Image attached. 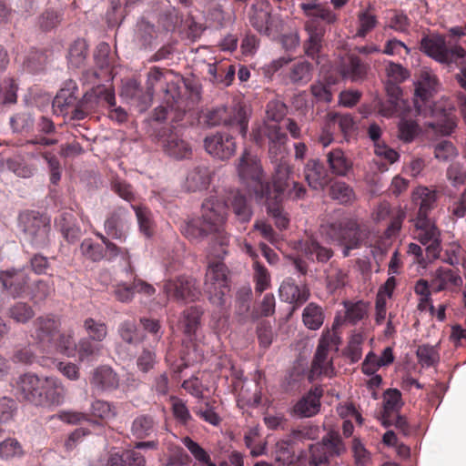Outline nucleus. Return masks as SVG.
Instances as JSON below:
<instances>
[{"mask_svg":"<svg viewBox=\"0 0 466 466\" xmlns=\"http://www.w3.org/2000/svg\"><path fill=\"white\" fill-rule=\"evenodd\" d=\"M88 53V46L84 39L74 41L68 50L67 60L72 67H81L85 65Z\"/></svg>","mask_w":466,"mask_h":466,"instance_id":"52","label":"nucleus"},{"mask_svg":"<svg viewBox=\"0 0 466 466\" xmlns=\"http://www.w3.org/2000/svg\"><path fill=\"white\" fill-rule=\"evenodd\" d=\"M320 441L329 463L331 460L341 456L346 451V446L339 433L336 431H329Z\"/></svg>","mask_w":466,"mask_h":466,"instance_id":"47","label":"nucleus"},{"mask_svg":"<svg viewBox=\"0 0 466 466\" xmlns=\"http://www.w3.org/2000/svg\"><path fill=\"white\" fill-rule=\"evenodd\" d=\"M212 180V171L203 164L189 168L181 182V188L186 192H201L207 190Z\"/></svg>","mask_w":466,"mask_h":466,"instance_id":"20","label":"nucleus"},{"mask_svg":"<svg viewBox=\"0 0 466 466\" xmlns=\"http://www.w3.org/2000/svg\"><path fill=\"white\" fill-rule=\"evenodd\" d=\"M248 20L258 32L268 36L277 28V19L271 15L269 7L265 4L252 5L248 12Z\"/></svg>","mask_w":466,"mask_h":466,"instance_id":"21","label":"nucleus"},{"mask_svg":"<svg viewBox=\"0 0 466 466\" xmlns=\"http://www.w3.org/2000/svg\"><path fill=\"white\" fill-rule=\"evenodd\" d=\"M9 125L13 133H28L35 127V117L30 112H18L10 116Z\"/></svg>","mask_w":466,"mask_h":466,"instance_id":"53","label":"nucleus"},{"mask_svg":"<svg viewBox=\"0 0 466 466\" xmlns=\"http://www.w3.org/2000/svg\"><path fill=\"white\" fill-rule=\"evenodd\" d=\"M121 96L136 106L138 112L142 113L150 106L153 92L147 90V93H144L136 83H131L124 86Z\"/></svg>","mask_w":466,"mask_h":466,"instance_id":"36","label":"nucleus"},{"mask_svg":"<svg viewBox=\"0 0 466 466\" xmlns=\"http://www.w3.org/2000/svg\"><path fill=\"white\" fill-rule=\"evenodd\" d=\"M416 355L422 367H432L440 360L437 345L423 344L419 346Z\"/></svg>","mask_w":466,"mask_h":466,"instance_id":"63","label":"nucleus"},{"mask_svg":"<svg viewBox=\"0 0 466 466\" xmlns=\"http://www.w3.org/2000/svg\"><path fill=\"white\" fill-rule=\"evenodd\" d=\"M420 50L436 62L444 65L457 63L466 56V51L458 45H448L445 36L430 33L420 41Z\"/></svg>","mask_w":466,"mask_h":466,"instance_id":"6","label":"nucleus"},{"mask_svg":"<svg viewBox=\"0 0 466 466\" xmlns=\"http://www.w3.org/2000/svg\"><path fill=\"white\" fill-rule=\"evenodd\" d=\"M226 205V218L228 217V209L230 208L237 220L241 223L248 222L253 215L250 201L239 190H230L224 201H220Z\"/></svg>","mask_w":466,"mask_h":466,"instance_id":"22","label":"nucleus"},{"mask_svg":"<svg viewBox=\"0 0 466 466\" xmlns=\"http://www.w3.org/2000/svg\"><path fill=\"white\" fill-rule=\"evenodd\" d=\"M412 202L418 208L416 218H430L429 214L434 208L437 193L427 187H418L412 192Z\"/></svg>","mask_w":466,"mask_h":466,"instance_id":"32","label":"nucleus"},{"mask_svg":"<svg viewBox=\"0 0 466 466\" xmlns=\"http://www.w3.org/2000/svg\"><path fill=\"white\" fill-rule=\"evenodd\" d=\"M145 457L136 450H125L112 452L106 466H145Z\"/></svg>","mask_w":466,"mask_h":466,"instance_id":"42","label":"nucleus"},{"mask_svg":"<svg viewBox=\"0 0 466 466\" xmlns=\"http://www.w3.org/2000/svg\"><path fill=\"white\" fill-rule=\"evenodd\" d=\"M34 348V345H27L16 350L13 355L14 362L25 365L39 364L43 366L45 358L39 356Z\"/></svg>","mask_w":466,"mask_h":466,"instance_id":"56","label":"nucleus"},{"mask_svg":"<svg viewBox=\"0 0 466 466\" xmlns=\"http://www.w3.org/2000/svg\"><path fill=\"white\" fill-rule=\"evenodd\" d=\"M328 126L339 127L345 139H349L357 130L356 122L350 114L330 113L327 116Z\"/></svg>","mask_w":466,"mask_h":466,"instance_id":"46","label":"nucleus"},{"mask_svg":"<svg viewBox=\"0 0 466 466\" xmlns=\"http://www.w3.org/2000/svg\"><path fill=\"white\" fill-rule=\"evenodd\" d=\"M294 445L295 443L288 436L279 441L275 447V460L283 466L292 464L295 457L292 448Z\"/></svg>","mask_w":466,"mask_h":466,"instance_id":"55","label":"nucleus"},{"mask_svg":"<svg viewBox=\"0 0 466 466\" xmlns=\"http://www.w3.org/2000/svg\"><path fill=\"white\" fill-rule=\"evenodd\" d=\"M1 168L15 174L17 177L29 178L34 176L35 168L18 157H8L0 161Z\"/></svg>","mask_w":466,"mask_h":466,"instance_id":"50","label":"nucleus"},{"mask_svg":"<svg viewBox=\"0 0 466 466\" xmlns=\"http://www.w3.org/2000/svg\"><path fill=\"white\" fill-rule=\"evenodd\" d=\"M279 293L283 301L297 305H302L309 297L308 289L296 284L290 278L283 280L279 289Z\"/></svg>","mask_w":466,"mask_h":466,"instance_id":"33","label":"nucleus"},{"mask_svg":"<svg viewBox=\"0 0 466 466\" xmlns=\"http://www.w3.org/2000/svg\"><path fill=\"white\" fill-rule=\"evenodd\" d=\"M163 104L155 108L151 120L160 123L175 113L174 118L180 119L185 114V103L181 96L180 87L176 82H168L164 89Z\"/></svg>","mask_w":466,"mask_h":466,"instance_id":"12","label":"nucleus"},{"mask_svg":"<svg viewBox=\"0 0 466 466\" xmlns=\"http://www.w3.org/2000/svg\"><path fill=\"white\" fill-rule=\"evenodd\" d=\"M326 161L330 173L337 177H349L353 174V162L339 147L326 153Z\"/></svg>","mask_w":466,"mask_h":466,"instance_id":"25","label":"nucleus"},{"mask_svg":"<svg viewBox=\"0 0 466 466\" xmlns=\"http://www.w3.org/2000/svg\"><path fill=\"white\" fill-rule=\"evenodd\" d=\"M77 86L76 83L69 82L66 86L61 88L52 102L53 112L56 116H66L69 113V107L76 106Z\"/></svg>","mask_w":466,"mask_h":466,"instance_id":"31","label":"nucleus"},{"mask_svg":"<svg viewBox=\"0 0 466 466\" xmlns=\"http://www.w3.org/2000/svg\"><path fill=\"white\" fill-rule=\"evenodd\" d=\"M325 319L322 308L314 302L309 303L303 309L302 321L310 330H318L323 325Z\"/></svg>","mask_w":466,"mask_h":466,"instance_id":"48","label":"nucleus"},{"mask_svg":"<svg viewBox=\"0 0 466 466\" xmlns=\"http://www.w3.org/2000/svg\"><path fill=\"white\" fill-rule=\"evenodd\" d=\"M437 84L435 75L428 69L420 70L419 77L414 83V106L419 115L426 114L428 108H431V98L437 91Z\"/></svg>","mask_w":466,"mask_h":466,"instance_id":"14","label":"nucleus"},{"mask_svg":"<svg viewBox=\"0 0 466 466\" xmlns=\"http://www.w3.org/2000/svg\"><path fill=\"white\" fill-rule=\"evenodd\" d=\"M253 280L255 283V292L261 294L270 286V274L267 268L258 261L253 263Z\"/></svg>","mask_w":466,"mask_h":466,"instance_id":"58","label":"nucleus"},{"mask_svg":"<svg viewBox=\"0 0 466 466\" xmlns=\"http://www.w3.org/2000/svg\"><path fill=\"white\" fill-rule=\"evenodd\" d=\"M130 431L137 439H146L157 432L154 418L147 414L136 417L132 421Z\"/></svg>","mask_w":466,"mask_h":466,"instance_id":"44","label":"nucleus"},{"mask_svg":"<svg viewBox=\"0 0 466 466\" xmlns=\"http://www.w3.org/2000/svg\"><path fill=\"white\" fill-rule=\"evenodd\" d=\"M204 147L208 154L218 160H228L236 152V141L231 134L216 132L207 136Z\"/></svg>","mask_w":466,"mask_h":466,"instance_id":"16","label":"nucleus"},{"mask_svg":"<svg viewBox=\"0 0 466 466\" xmlns=\"http://www.w3.org/2000/svg\"><path fill=\"white\" fill-rule=\"evenodd\" d=\"M313 66L306 60H299L288 65L283 74V83L295 86H304L312 78Z\"/></svg>","mask_w":466,"mask_h":466,"instance_id":"23","label":"nucleus"},{"mask_svg":"<svg viewBox=\"0 0 466 466\" xmlns=\"http://www.w3.org/2000/svg\"><path fill=\"white\" fill-rule=\"evenodd\" d=\"M14 389L18 399L36 407L59 406L65 401L66 389L54 376L25 372L17 378Z\"/></svg>","mask_w":466,"mask_h":466,"instance_id":"2","label":"nucleus"},{"mask_svg":"<svg viewBox=\"0 0 466 466\" xmlns=\"http://www.w3.org/2000/svg\"><path fill=\"white\" fill-rule=\"evenodd\" d=\"M206 123L209 127L226 126L245 137L248 132V116L246 110L239 105L233 106H219L206 114Z\"/></svg>","mask_w":466,"mask_h":466,"instance_id":"9","label":"nucleus"},{"mask_svg":"<svg viewBox=\"0 0 466 466\" xmlns=\"http://www.w3.org/2000/svg\"><path fill=\"white\" fill-rule=\"evenodd\" d=\"M152 136L168 157L175 160H184L190 158L192 156L191 145L183 137L181 129L177 126H165L155 128Z\"/></svg>","mask_w":466,"mask_h":466,"instance_id":"8","label":"nucleus"},{"mask_svg":"<svg viewBox=\"0 0 466 466\" xmlns=\"http://www.w3.org/2000/svg\"><path fill=\"white\" fill-rule=\"evenodd\" d=\"M433 284L435 291L447 289L450 286L460 287L462 284L461 277L452 268L440 267L434 272Z\"/></svg>","mask_w":466,"mask_h":466,"instance_id":"43","label":"nucleus"},{"mask_svg":"<svg viewBox=\"0 0 466 466\" xmlns=\"http://www.w3.org/2000/svg\"><path fill=\"white\" fill-rule=\"evenodd\" d=\"M17 227L25 241L35 248H43L50 243V219L35 210H25L19 214Z\"/></svg>","mask_w":466,"mask_h":466,"instance_id":"5","label":"nucleus"},{"mask_svg":"<svg viewBox=\"0 0 466 466\" xmlns=\"http://www.w3.org/2000/svg\"><path fill=\"white\" fill-rule=\"evenodd\" d=\"M304 176L308 185L315 189H323L329 182V176L318 158L309 159L304 167Z\"/></svg>","mask_w":466,"mask_h":466,"instance_id":"28","label":"nucleus"},{"mask_svg":"<svg viewBox=\"0 0 466 466\" xmlns=\"http://www.w3.org/2000/svg\"><path fill=\"white\" fill-rule=\"evenodd\" d=\"M94 234L101 240V243L91 238L83 239L79 251L85 259L92 262H99L103 259L114 261L118 257L126 260L129 259L127 248L118 247L101 232L96 231Z\"/></svg>","mask_w":466,"mask_h":466,"instance_id":"7","label":"nucleus"},{"mask_svg":"<svg viewBox=\"0 0 466 466\" xmlns=\"http://www.w3.org/2000/svg\"><path fill=\"white\" fill-rule=\"evenodd\" d=\"M156 350L153 347H144L136 358V366L139 372L147 374L157 364Z\"/></svg>","mask_w":466,"mask_h":466,"instance_id":"54","label":"nucleus"},{"mask_svg":"<svg viewBox=\"0 0 466 466\" xmlns=\"http://www.w3.org/2000/svg\"><path fill=\"white\" fill-rule=\"evenodd\" d=\"M101 350L100 342L95 341L90 338H83L76 345V350L80 360H90L98 355Z\"/></svg>","mask_w":466,"mask_h":466,"instance_id":"64","label":"nucleus"},{"mask_svg":"<svg viewBox=\"0 0 466 466\" xmlns=\"http://www.w3.org/2000/svg\"><path fill=\"white\" fill-rule=\"evenodd\" d=\"M18 86L13 78L0 81V105H14L17 101Z\"/></svg>","mask_w":466,"mask_h":466,"instance_id":"61","label":"nucleus"},{"mask_svg":"<svg viewBox=\"0 0 466 466\" xmlns=\"http://www.w3.org/2000/svg\"><path fill=\"white\" fill-rule=\"evenodd\" d=\"M320 233L331 242L343 247L344 258L350 256L352 249L359 248L362 240V232L356 219L342 217L321 225Z\"/></svg>","mask_w":466,"mask_h":466,"instance_id":"4","label":"nucleus"},{"mask_svg":"<svg viewBox=\"0 0 466 466\" xmlns=\"http://www.w3.org/2000/svg\"><path fill=\"white\" fill-rule=\"evenodd\" d=\"M416 238L433 249L440 246V231L431 218H415Z\"/></svg>","mask_w":466,"mask_h":466,"instance_id":"30","label":"nucleus"},{"mask_svg":"<svg viewBox=\"0 0 466 466\" xmlns=\"http://www.w3.org/2000/svg\"><path fill=\"white\" fill-rule=\"evenodd\" d=\"M76 351V344L71 335L61 333L60 329H58L56 339L44 350L42 354L53 355L62 354L66 357H72Z\"/></svg>","mask_w":466,"mask_h":466,"instance_id":"39","label":"nucleus"},{"mask_svg":"<svg viewBox=\"0 0 466 466\" xmlns=\"http://www.w3.org/2000/svg\"><path fill=\"white\" fill-rule=\"evenodd\" d=\"M373 6L369 5L366 9H363L358 13V29L356 36L364 38L378 25L377 16L371 13Z\"/></svg>","mask_w":466,"mask_h":466,"instance_id":"51","label":"nucleus"},{"mask_svg":"<svg viewBox=\"0 0 466 466\" xmlns=\"http://www.w3.org/2000/svg\"><path fill=\"white\" fill-rule=\"evenodd\" d=\"M90 384L97 391H113L119 386V377L111 367L102 365L94 370Z\"/></svg>","mask_w":466,"mask_h":466,"instance_id":"26","label":"nucleus"},{"mask_svg":"<svg viewBox=\"0 0 466 466\" xmlns=\"http://www.w3.org/2000/svg\"><path fill=\"white\" fill-rule=\"evenodd\" d=\"M271 161L274 163V187L278 193H284L290 185L292 168L286 160L282 159V157L280 158L279 157H273Z\"/></svg>","mask_w":466,"mask_h":466,"instance_id":"38","label":"nucleus"},{"mask_svg":"<svg viewBox=\"0 0 466 466\" xmlns=\"http://www.w3.org/2000/svg\"><path fill=\"white\" fill-rule=\"evenodd\" d=\"M241 183L253 194L258 203L267 202L271 195V186L267 180L260 160L246 150L237 167Z\"/></svg>","mask_w":466,"mask_h":466,"instance_id":"3","label":"nucleus"},{"mask_svg":"<svg viewBox=\"0 0 466 466\" xmlns=\"http://www.w3.org/2000/svg\"><path fill=\"white\" fill-rule=\"evenodd\" d=\"M334 82L330 78L314 81L309 87L316 103L330 104L333 100L332 87Z\"/></svg>","mask_w":466,"mask_h":466,"instance_id":"49","label":"nucleus"},{"mask_svg":"<svg viewBox=\"0 0 466 466\" xmlns=\"http://www.w3.org/2000/svg\"><path fill=\"white\" fill-rule=\"evenodd\" d=\"M300 249L309 262L319 265L326 264L334 256V251L331 248L324 246L314 238H309L301 241Z\"/></svg>","mask_w":466,"mask_h":466,"instance_id":"24","label":"nucleus"},{"mask_svg":"<svg viewBox=\"0 0 466 466\" xmlns=\"http://www.w3.org/2000/svg\"><path fill=\"white\" fill-rule=\"evenodd\" d=\"M299 7L306 16L320 19L326 24L331 25L338 20L337 15L329 7L316 1L303 2L299 5Z\"/></svg>","mask_w":466,"mask_h":466,"instance_id":"41","label":"nucleus"},{"mask_svg":"<svg viewBox=\"0 0 466 466\" xmlns=\"http://www.w3.org/2000/svg\"><path fill=\"white\" fill-rule=\"evenodd\" d=\"M154 24L140 18L136 25L134 38L136 43L143 49H151L159 36Z\"/></svg>","mask_w":466,"mask_h":466,"instance_id":"34","label":"nucleus"},{"mask_svg":"<svg viewBox=\"0 0 466 466\" xmlns=\"http://www.w3.org/2000/svg\"><path fill=\"white\" fill-rule=\"evenodd\" d=\"M115 89L112 86L97 84L77 101L76 106L72 111V119L82 120L89 112L96 111L100 107L107 108L108 106H115Z\"/></svg>","mask_w":466,"mask_h":466,"instance_id":"10","label":"nucleus"},{"mask_svg":"<svg viewBox=\"0 0 466 466\" xmlns=\"http://www.w3.org/2000/svg\"><path fill=\"white\" fill-rule=\"evenodd\" d=\"M204 292L212 305L218 308L226 306L229 285L225 264L218 262L208 266L206 272Z\"/></svg>","mask_w":466,"mask_h":466,"instance_id":"11","label":"nucleus"},{"mask_svg":"<svg viewBox=\"0 0 466 466\" xmlns=\"http://www.w3.org/2000/svg\"><path fill=\"white\" fill-rule=\"evenodd\" d=\"M164 292L167 299L177 301L195 300L199 295L196 280L185 276H178L176 279H166Z\"/></svg>","mask_w":466,"mask_h":466,"instance_id":"17","label":"nucleus"},{"mask_svg":"<svg viewBox=\"0 0 466 466\" xmlns=\"http://www.w3.org/2000/svg\"><path fill=\"white\" fill-rule=\"evenodd\" d=\"M319 427L312 424L300 425L293 429L288 437L296 444L319 438Z\"/></svg>","mask_w":466,"mask_h":466,"instance_id":"57","label":"nucleus"},{"mask_svg":"<svg viewBox=\"0 0 466 466\" xmlns=\"http://www.w3.org/2000/svg\"><path fill=\"white\" fill-rule=\"evenodd\" d=\"M367 72L368 66L356 56H350L339 68L341 76L352 82L362 81L366 77Z\"/></svg>","mask_w":466,"mask_h":466,"instance_id":"40","label":"nucleus"},{"mask_svg":"<svg viewBox=\"0 0 466 466\" xmlns=\"http://www.w3.org/2000/svg\"><path fill=\"white\" fill-rule=\"evenodd\" d=\"M322 390L316 387L311 389L295 404L294 413L300 418H309L316 415L320 409Z\"/></svg>","mask_w":466,"mask_h":466,"instance_id":"29","label":"nucleus"},{"mask_svg":"<svg viewBox=\"0 0 466 466\" xmlns=\"http://www.w3.org/2000/svg\"><path fill=\"white\" fill-rule=\"evenodd\" d=\"M329 195L331 198L338 200L340 204H349L355 198L352 187L343 181L334 182L330 186Z\"/></svg>","mask_w":466,"mask_h":466,"instance_id":"60","label":"nucleus"},{"mask_svg":"<svg viewBox=\"0 0 466 466\" xmlns=\"http://www.w3.org/2000/svg\"><path fill=\"white\" fill-rule=\"evenodd\" d=\"M252 136L257 144H268L270 158L281 156L288 141L287 134L277 123H264L253 130Z\"/></svg>","mask_w":466,"mask_h":466,"instance_id":"13","label":"nucleus"},{"mask_svg":"<svg viewBox=\"0 0 466 466\" xmlns=\"http://www.w3.org/2000/svg\"><path fill=\"white\" fill-rule=\"evenodd\" d=\"M59 329L58 319L53 317L41 316L34 321L31 337L41 353L56 339Z\"/></svg>","mask_w":466,"mask_h":466,"instance_id":"18","label":"nucleus"},{"mask_svg":"<svg viewBox=\"0 0 466 466\" xmlns=\"http://www.w3.org/2000/svg\"><path fill=\"white\" fill-rule=\"evenodd\" d=\"M30 277L25 268H10L0 271V283L12 298L21 297L26 290Z\"/></svg>","mask_w":466,"mask_h":466,"instance_id":"19","label":"nucleus"},{"mask_svg":"<svg viewBox=\"0 0 466 466\" xmlns=\"http://www.w3.org/2000/svg\"><path fill=\"white\" fill-rule=\"evenodd\" d=\"M203 313L204 311L202 308L198 306L187 308L183 311L179 319V324L184 334L189 339H193L195 338L197 330L200 327Z\"/></svg>","mask_w":466,"mask_h":466,"instance_id":"37","label":"nucleus"},{"mask_svg":"<svg viewBox=\"0 0 466 466\" xmlns=\"http://www.w3.org/2000/svg\"><path fill=\"white\" fill-rule=\"evenodd\" d=\"M305 30L308 34V39L304 44L305 53L309 57L315 59L322 48L324 29L311 20L305 24Z\"/></svg>","mask_w":466,"mask_h":466,"instance_id":"35","label":"nucleus"},{"mask_svg":"<svg viewBox=\"0 0 466 466\" xmlns=\"http://www.w3.org/2000/svg\"><path fill=\"white\" fill-rule=\"evenodd\" d=\"M131 225V215L124 207L116 208L106 218L104 229L106 237L126 242Z\"/></svg>","mask_w":466,"mask_h":466,"instance_id":"15","label":"nucleus"},{"mask_svg":"<svg viewBox=\"0 0 466 466\" xmlns=\"http://www.w3.org/2000/svg\"><path fill=\"white\" fill-rule=\"evenodd\" d=\"M333 346H337L336 336L329 330L323 332L319 339V344L312 361V369L314 371L319 374L326 372L329 364L328 361V354Z\"/></svg>","mask_w":466,"mask_h":466,"instance_id":"27","label":"nucleus"},{"mask_svg":"<svg viewBox=\"0 0 466 466\" xmlns=\"http://www.w3.org/2000/svg\"><path fill=\"white\" fill-rule=\"evenodd\" d=\"M8 316L16 323L25 324L35 316L32 307L25 302H15L8 309Z\"/></svg>","mask_w":466,"mask_h":466,"instance_id":"62","label":"nucleus"},{"mask_svg":"<svg viewBox=\"0 0 466 466\" xmlns=\"http://www.w3.org/2000/svg\"><path fill=\"white\" fill-rule=\"evenodd\" d=\"M397 128L399 140L405 144L414 142L422 133V129L418 122L406 116L400 118Z\"/></svg>","mask_w":466,"mask_h":466,"instance_id":"45","label":"nucleus"},{"mask_svg":"<svg viewBox=\"0 0 466 466\" xmlns=\"http://www.w3.org/2000/svg\"><path fill=\"white\" fill-rule=\"evenodd\" d=\"M226 205L217 197L207 198L201 205V217L190 218L181 225L182 234L191 241L199 242L211 236L214 248L219 247L216 255H226L228 235L225 231Z\"/></svg>","mask_w":466,"mask_h":466,"instance_id":"1","label":"nucleus"},{"mask_svg":"<svg viewBox=\"0 0 466 466\" xmlns=\"http://www.w3.org/2000/svg\"><path fill=\"white\" fill-rule=\"evenodd\" d=\"M131 208L135 211L140 232L150 238L154 232L151 211L142 206L131 205Z\"/></svg>","mask_w":466,"mask_h":466,"instance_id":"59","label":"nucleus"}]
</instances>
